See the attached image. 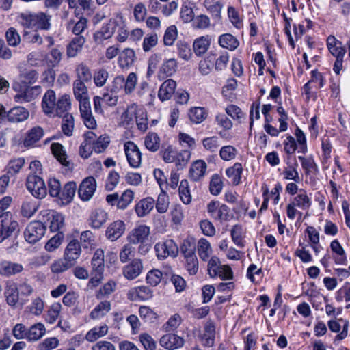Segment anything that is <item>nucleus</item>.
I'll use <instances>...</instances> for the list:
<instances>
[{
  "mask_svg": "<svg viewBox=\"0 0 350 350\" xmlns=\"http://www.w3.org/2000/svg\"><path fill=\"white\" fill-rule=\"evenodd\" d=\"M18 230V223L10 212L0 215V243L7 239Z\"/></svg>",
  "mask_w": 350,
  "mask_h": 350,
  "instance_id": "obj_1",
  "label": "nucleus"
},
{
  "mask_svg": "<svg viewBox=\"0 0 350 350\" xmlns=\"http://www.w3.org/2000/svg\"><path fill=\"white\" fill-rule=\"evenodd\" d=\"M26 187L31 195L37 199H43L47 195V189L44 181L36 173L28 175L26 180Z\"/></svg>",
  "mask_w": 350,
  "mask_h": 350,
  "instance_id": "obj_2",
  "label": "nucleus"
},
{
  "mask_svg": "<svg viewBox=\"0 0 350 350\" xmlns=\"http://www.w3.org/2000/svg\"><path fill=\"white\" fill-rule=\"evenodd\" d=\"M46 232V225L40 221L30 222L24 232L25 240L30 243H35L42 238Z\"/></svg>",
  "mask_w": 350,
  "mask_h": 350,
  "instance_id": "obj_3",
  "label": "nucleus"
},
{
  "mask_svg": "<svg viewBox=\"0 0 350 350\" xmlns=\"http://www.w3.org/2000/svg\"><path fill=\"white\" fill-rule=\"evenodd\" d=\"M154 250L159 260H164L168 256L176 257L178 252V248L172 239H167L158 242L154 245Z\"/></svg>",
  "mask_w": 350,
  "mask_h": 350,
  "instance_id": "obj_4",
  "label": "nucleus"
},
{
  "mask_svg": "<svg viewBox=\"0 0 350 350\" xmlns=\"http://www.w3.org/2000/svg\"><path fill=\"white\" fill-rule=\"evenodd\" d=\"M43 219L51 232H62L64 227V217L54 211H47L43 213Z\"/></svg>",
  "mask_w": 350,
  "mask_h": 350,
  "instance_id": "obj_5",
  "label": "nucleus"
},
{
  "mask_svg": "<svg viewBox=\"0 0 350 350\" xmlns=\"http://www.w3.org/2000/svg\"><path fill=\"white\" fill-rule=\"evenodd\" d=\"M126 159L133 168H138L142 163V153L138 146L133 142L128 141L124 145Z\"/></svg>",
  "mask_w": 350,
  "mask_h": 350,
  "instance_id": "obj_6",
  "label": "nucleus"
},
{
  "mask_svg": "<svg viewBox=\"0 0 350 350\" xmlns=\"http://www.w3.org/2000/svg\"><path fill=\"white\" fill-rule=\"evenodd\" d=\"M329 330L334 333H338L334 338V341H340L348 335L349 321L340 318L338 320H329L327 322Z\"/></svg>",
  "mask_w": 350,
  "mask_h": 350,
  "instance_id": "obj_7",
  "label": "nucleus"
},
{
  "mask_svg": "<svg viewBox=\"0 0 350 350\" xmlns=\"http://www.w3.org/2000/svg\"><path fill=\"white\" fill-rule=\"evenodd\" d=\"M96 189V181L92 176L85 178L80 184L78 195L83 201L90 200Z\"/></svg>",
  "mask_w": 350,
  "mask_h": 350,
  "instance_id": "obj_8",
  "label": "nucleus"
},
{
  "mask_svg": "<svg viewBox=\"0 0 350 350\" xmlns=\"http://www.w3.org/2000/svg\"><path fill=\"white\" fill-rule=\"evenodd\" d=\"M150 235V228L144 224L135 226L127 235L130 243H144Z\"/></svg>",
  "mask_w": 350,
  "mask_h": 350,
  "instance_id": "obj_9",
  "label": "nucleus"
},
{
  "mask_svg": "<svg viewBox=\"0 0 350 350\" xmlns=\"http://www.w3.org/2000/svg\"><path fill=\"white\" fill-rule=\"evenodd\" d=\"M79 102V110L81 116L84 124L90 129H94L96 126V122L92 116L90 99L83 100Z\"/></svg>",
  "mask_w": 350,
  "mask_h": 350,
  "instance_id": "obj_10",
  "label": "nucleus"
},
{
  "mask_svg": "<svg viewBox=\"0 0 350 350\" xmlns=\"http://www.w3.org/2000/svg\"><path fill=\"white\" fill-rule=\"evenodd\" d=\"M116 26V19H111L108 23H104L94 34L95 42L101 43L103 41L111 38L115 33Z\"/></svg>",
  "mask_w": 350,
  "mask_h": 350,
  "instance_id": "obj_11",
  "label": "nucleus"
},
{
  "mask_svg": "<svg viewBox=\"0 0 350 350\" xmlns=\"http://www.w3.org/2000/svg\"><path fill=\"white\" fill-rule=\"evenodd\" d=\"M182 252L185 259V269L191 275H196L199 269L198 260L195 254L194 249L182 247Z\"/></svg>",
  "mask_w": 350,
  "mask_h": 350,
  "instance_id": "obj_12",
  "label": "nucleus"
},
{
  "mask_svg": "<svg viewBox=\"0 0 350 350\" xmlns=\"http://www.w3.org/2000/svg\"><path fill=\"white\" fill-rule=\"evenodd\" d=\"M81 254V246L79 242L76 239L71 240L66 247L64 252V257L65 259L75 265L77 260L79 258Z\"/></svg>",
  "mask_w": 350,
  "mask_h": 350,
  "instance_id": "obj_13",
  "label": "nucleus"
},
{
  "mask_svg": "<svg viewBox=\"0 0 350 350\" xmlns=\"http://www.w3.org/2000/svg\"><path fill=\"white\" fill-rule=\"evenodd\" d=\"M42 88L39 85L26 87L23 90L18 92L14 96V100L17 103H27L34 100L41 94Z\"/></svg>",
  "mask_w": 350,
  "mask_h": 350,
  "instance_id": "obj_14",
  "label": "nucleus"
},
{
  "mask_svg": "<svg viewBox=\"0 0 350 350\" xmlns=\"http://www.w3.org/2000/svg\"><path fill=\"white\" fill-rule=\"evenodd\" d=\"M125 230L126 226L124 222L122 220H116L111 223L107 228L105 235L109 240L114 241L123 235Z\"/></svg>",
  "mask_w": 350,
  "mask_h": 350,
  "instance_id": "obj_15",
  "label": "nucleus"
},
{
  "mask_svg": "<svg viewBox=\"0 0 350 350\" xmlns=\"http://www.w3.org/2000/svg\"><path fill=\"white\" fill-rule=\"evenodd\" d=\"M160 345L166 349L173 350L180 348L185 343L184 339L174 334H167L160 339Z\"/></svg>",
  "mask_w": 350,
  "mask_h": 350,
  "instance_id": "obj_16",
  "label": "nucleus"
},
{
  "mask_svg": "<svg viewBox=\"0 0 350 350\" xmlns=\"http://www.w3.org/2000/svg\"><path fill=\"white\" fill-rule=\"evenodd\" d=\"M143 270L142 262L140 259L135 258L123 267L122 273L128 280H134L138 277Z\"/></svg>",
  "mask_w": 350,
  "mask_h": 350,
  "instance_id": "obj_17",
  "label": "nucleus"
},
{
  "mask_svg": "<svg viewBox=\"0 0 350 350\" xmlns=\"http://www.w3.org/2000/svg\"><path fill=\"white\" fill-rule=\"evenodd\" d=\"M44 135V130L39 126L28 130L23 138V144L25 147L34 146Z\"/></svg>",
  "mask_w": 350,
  "mask_h": 350,
  "instance_id": "obj_18",
  "label": "nucleus"
},
{
  "mask_svg": "<svg viewBox=\"0 0 350 350\" xmlns=\"http://www.w3.org/2000/svg\"><path fill=\"white\" fill-rule=\"evenodd\" d=\"M155 201L152 197L141 199L135 206V211L139 217H144L148 215L153 209Z\"/></svg>",
  "mask_w": 350,
  "mask_h": 350,
  "instance_id": "obj_19",
  "label": "nucleus"
},
{
  "mask_svg": "<svg viewBox=\"0 0 350 350\" xmlns=\"http://www.w3.org/2000/svg\"><path fill=\"white\" fill-rule=\"evenodd\" d=\"M77 189V185L75 182H68L61 189L58 197V203L62 205H66L72 200Z\"/></svg>",
  "mask_w": 350,
  "mask_h": 350,
  "instance_id": "obj_20",
  "label": "nucleus"
},
{
  "mask_svg": "<svg viewBox=\"0 0 350 350\" xmlns=\"http://www.w3.org/2000/svg\"><path fill=\"white\" fill-rule=\"evenodd\" d=\"M23 267L20 263L8 260H0V275L10 277L22 272Z\"/></svg>",
  "mask_w": 350,
  "mask_h": 350,
  "instance_id": "obj_21",
  "label": "nucleus"
},
{
  "mask_svg": "<svg viewBox=\"0 0 350 350\" xmlns=\"http://www.w3.org/2000/svg\"><path fill=\"white\" fill-rule=\"evenodd\" d=\"M206 168L207 165L203 160L200 159L193 162L189 172V178L193 181H199L204 176Z\"/></svg>",
  "mask_w": 350,
  "mask_h": 350,
  "instance_id": "obj_22",
  "label": "nucleus"
},
{
  "mask_svg": "<svg viewBox=\"0 0 350 350\" xmlns=\"http://www.w3.org/2000/svg\"><path fill=\"white\" fill-rule=\"evenodd\" d=\"M204 334L201 336L202 344L205 347H213L215 340V326L212 321H208L204 325Z\"/></svg>",
  "mask_w": 350,
  "mask_h": 350,
  "instance_id": "obj_23",
  "label": "nucleus"
},
{
  "mask_svg": "<svg viewBox=\"0 0 350 350\" xmlns=\"http://www.w3.org/2000/svg\"><path fill=\"white\" fill-rule=\"evenodd\" d=\"M176 83L173 79L165 80L160 86L158 92V97L161 101L163 102L171 98L175 92Z\"/></svg>",
  "mask_w": 350,
  "mask_h": 350,
  "instance_id": "obj_24",
  "label": "nucleus"
},
{
  "mask_svg": "<svg viewBox=\"0 0 350 350\" xmlns=\"http://www.w3.org/2000/svg\"><path fill=\"white\" fill-rule=\"evenodd\" d=\"M56 105V96L53 90H48L44 95L42 107L44 113L49 116H55V110Z\"/></svg>",
  "mask_w": 350,
  "mask_h": 350,
  "instance_id": "obj_25",
  "label": "nucleus"
},
{
  "mask_svg": "<svg viewBox=\"0 0 350 350\" xmlns=\"http://www.w3.org/2000/svg\"><path fill=\"white\" fill-rule=\"evenodd\" d=\"M178 63L176 59L170 58L163 61L158 72L159 79L172 76L177 70Z\"/></svg>",
  "mask_w": 350,
  "mask_h": 350,
  "instance_id": "obj_26",
  "label": "nucleus"
},
{
  "mask_svg": "<svg viewBox=\"0 0 350 350\" xmlns=\"http://www.w3.org/2000/svg\"><path fill=\"white\" fill-rule=\"evenodd\" d=\"M211 42V38L208 35L197 38L193 43V49L196 56L200 57L208 50Z\"/></svg>",
  "mask_w": 350,
  "mask_h": 350,
  "instance_id": "obj_27",
  "label": "nucleus"
},
{
  "mask_svg": "<svg viewBox=\"0 0 350 350\" xmlns=\"http://www.w3.org/2000/svg\"><path fill=\"white\" fill-rule=\"evenodd\" d=\"M291 202L302 211H308L312 205L311 198L303 189L299 190V193L291 200Z\"/></svg>",
  "mask_w": 350,
  "mask_h": 350,
  "instance_id": "obj_28",
  "label": "nucleus"
},
{
  "mask_svg": "<svg viewBox=\"0 0 350 350\" xmlns=\"http://www.w3.org/2000/svg\"><path fill=\"white\" fill-rule=\"evenodd\" d=\"M327 46L331 54L336 57H344L346 50L342 46L340 41L338 40L334 36H329L327 38Z\"/></svg>",
  "mask_w": 350,
  "mask_h": 350,
  "instance_id": "obj_29",
  "label": "nucleus"
},
{
  "mask_svg": "<svg viewBox=\"0 0 350 350\" xmlns=\"http://www.w3.org/2000/svg\"><path fill=\"white\" fill-rule=\"evenodd\" d=\"M4 295L7 304L10 306H14L19 300L17 284L14 282H7L5 286Z\"/></svg>",
  "mask_w": 350,
  "mask_h": 350,
  "instance_id": "obj_30",
  "label": "nucleus"
},
{
  "mask_svg": "<svg viewBox=\"0 0 350 350\" xmlns=\"http://www.w3.org/2000/svg\"><path fill=\"white\" fill-rule=\"evenodd\" d=\"M203 4L214 20L217 21L221 20V13L224 7L221 1L217 0H204Z\"/></svg>",
  "mask_w": 350,
  "mask_h": 350,
  "instance_id": "obj_31",
  "label": "nucleus"
},
{
  "mask_svg": "<svg viewBox=\"0 0 350 350\" xmlns=\"http://www.w3.org/2000/svg\"><path fill=\"white\" fill-rule=\"evenodd\" d=\"M243 173V167L241 163H235L231 167L226 170V174L228 178L231 179L233 185H238L241 183V175Z\"/></svg>",
  "mask_w": 350,
  "mask_h": 350,
  "instance_id": "obj_32",
  "label": "nucleus"
},
{
  "mask_svg": "<svg viewBox=\"0 0 350 350\" xmlns=\"http://www.w3.org/2000/svg\"><path fill=\"white\" fill-rule=\"evenodd\" d=\"M88 27V20L81 16L77 21L70 19L66 23V29L76 36H79Z\"/></svg>",
  "mask_w": 350,
  "mask_h": 350,
  "instance_id": "obj_33",
  "label": "nucleus"
},
{
  "mask_svg": "<svg viewBox=\"0 0 350 350\" xmlns=\"http://www.w3.org/2000/svg\"><path fill=\"white\" fill-rule=\"evenodd\" d=\"M29 111L23 107H16L11 109L7 113L10 122H19L27 120L29 117Z\"/></svg>",
  "mask_w": 350,
  "mask_h": 350,
  "instance_id": "obj_34",
  "label": "nucleus"
},
{
  "mask_svg": "<svg viewBox=\"0 0 350 350\" xmlns=\"http://www.w3.org/2000/svg\"><path fill=\"white\" fill-rule=\"evenodd\" d=\"M45 332L46 329L42 323H36L27 329V336H26V340L29 342L37 341L45 334Z\"/></svg>",
  "mask_w": 350,
  "mask_h": 350,
  "instance_id": "obj_35",
  "label": "nucleus"
},
{
  "mask_svg": "<svg viewBox=\"0 0 350 350\" xmlns=\"http://www.w3.org/2000/svg\"><path fill=\"white\" fill-rule=\"evenodd\" d=\"M219 46L229 51H234L239 45V40L230 33L221 35L218 39Z\"/></svg>",
  "mask_w": 350,
  "mask_h": 350,
  "instance_id": "obj_36",
  "label": "nucleus"
},
{
  "mask_svg": "<svg viewBox=\"0 0 350 350\" xmlns=\"http://www.w3.org/2000/svg\"><path fill=\"white\" fill-rule=\"evenodd\" d=\"M53 154L64 166L69 167L70 162L67 160V154L64 147L59 143H53L51 146Z\"/></svg>",
  "mask_w": 350,
  "mask_h": 350,
  "instance_id": "obj_37",
  "label": "nucleus"
},
{
  "mask_svg": "<svg viewBox=\"0 0 350 350\" xmlns=\"http://www.w3.org/2000/svg\"><path fill=\"white\" fill-rule=\"evenodd\" d=\"M135 58V53L133 49H125L118 57L119 66L122 68L130 67L134 63Z\"/></svg>",
  "mask_w": 350,
  "mask_h": 350,
  "instance_id": "obj_38",
  "label": "nucleus"
},
{
  "mask_svg": "<svg viewBox=\"0 0 350 350\" xmlns=\"http://www.w3.org/2000/svg\"><path fill=\"white\" fill-rule=\"evenodd\" d=\"M136 94L148 103H151L154 98V91L150 90L149 84L146 81L140 82Z\"/></svg>",
  "mask_w": 350,
  "mask_h": 350,
  "instance_id": "obj_39",
  "label": "nucleus"
},
{
  "mask_svg": "<svg viewBox=\"0 0 350 350\" xmlns=\"http://www.w3.org/2000/svg\"><path fill=\"white\" fill-rule=\"evenodd\" d=\"M85 42V39L82 36L75 37L67 46V55L69 57H75L82 49Z\"/></svg>",
  "mask_w": 350,
  "mask_h": 350,
  "instance_id": "obj_40",
  "label": "nucleus"
},
{
  "mask_svg": "<svg viewBox=\"0 0 350 350\" xmlns=\"http://www.w3.org/2000/svg\"><path fill=\"white\" fill-rule=\"evenodd\" d=\"M90 219L94 228H99L106 222L107 213L103 209H96L91 213Z\"/></svg>",
  "mask_w": 350,
  "mask_h": 350,
  "instance_id": "obj_41",
  "label": "nucleus"
},
{
  "mask_svg": "<svg viewBox=\"0 0 350 350\" xmlns=\"http://www.w3.org/2000/svg\"><path fill=\"white\" fill-rule=\"evenodd\" d=\"M208 112L204 107H192L189 111V119L194 124H200L202 122L206 120Z\"/></svg>",
  "mask_w": 350,
  "mask_h": 350,
  "instance_id": "obj_42",
  "label": "nucleus"
},
{
  "mask_svg": "<svg viewBox=\"0 0 350 350\" xmlns=\"http://www.w3.org/2000/svg\"><path fill=\"white\" fill-rule=\"evenodd\" d=\"M198 253L203 261H207L212 254V248L209 241L201 238L198 242Z\"/></svg>",
  "mask_w": 350,
  "mask_h": 350,
  "instance_id": "obj_43",
  "label": "nucleus"
},
{
  "mask_svg": "<svg viewBox=\"0 0 350 350\" xmlns=\"http://www.w3.org/2000/svg\"><path fill=\"white\" fill-rule=\"evenodd\" d=\"M298 159L301 162V167L306 175H309L312 173H316L318 171V166L315 163L313 157H304L298 156Z\"/></svg>",
  "mask_w": 350,
  "mask_h": 350,
  "instance_id": "obj_44",
  "label": "nucleus"
},
{
  "mask_svg": "<svg viewBox=\"0 0 350 350\" xmlns=\"http://www.w3.org/2000/svg\"><path fill=\"white\" fill-rule=\"evenodd\" d=\"M73 92L75 98L78 101L89 99L87 87L84 82L81 80H75L74 81Z\"/></svg>",
  "mask_w": 350,
  "mask_h": 350,
  "instance_id": "obj_45",
  "label": "nucleus"
},
{
  "mask_svg": "<svg viewBox=\"0 0 350 350\" xmlns=\"http://www.w3.org/2000/svg\"><path fill=\"white\" fill-rule=\"evenodd\" d=\"M92 267L93 271L99 274H103L104 265V253L102 250H97L92 259Z\"/></svg>",
  "mask_w": 350,
  "mask_h": 350,
  "instance_id": "obj_46",
  "label": "nucleus"
},
{
  "mask_svg": "<svg viewBox=\"0 0 350 350\" xmlns=\"http://www.w3.org/2000/svg\"><path fill=\"white\" fill-rule=\"evenodd\" d=\"M108 332V327L103 324L98 327H94L88 332L85 335V339L91 342L96 341L100 337L105 336Z\"/></svg>",
  "mask_w": 350,
  "mask_h": 350,
  "instance_id": "obj_47",
  "label": "nucleus"
},
{
  "mask_svg": "<svg viewBox=\"0 0 350 350\" xmlns=\"http://www.w3.org/2000/svg\"><path fill=\"white\" fill-rule=\"evenodd\" d=\"M70 97L68 94L61 96L56 102L55 116H61L70 108Z\"/></svg>",
  "mask_w": 350,
  "mask_h": 350,
  "instance_id": "obj_48",
  "label": "nucleus"
},
{
  "mask_svg": "<svg viewBox=\"0 0 350 350\" xmlns=\"http://www.w3.org/2000/svg\"><path fill=\"white\" fill-rule=\"evenodd\" d=\"M111 310V304L105 300L100 302L90 312V317L93 319H100L104 317Z\"/></svg>",
  "mask_w": 350,
  "mask_h": 350,
  "instance_id": "obj_49",
  "label": "nucleus"
},
{
  "mask_svg": "<svg viewBox=\"0 0 350 350\" xmlns=\"http://www.w3.org/2000/svg\"><path fill=\"white\" fill-rule=\"evenodd\" d=\"M203 148L208 152H216L220 145V139L217 136L206 137L202 140Z\"/></svg>",
  "mask_w": 350,
  "mask_h": 350,
  "instance_id": "obj_50",
  "label": "nucleus"
},
{
  "mask_svg": "<svg viewBox=\"0 0 350 350\" xmlns=\"http://www.w3.org/2000/svg\"><path fill=\"white\" fill-rule=\"evenodd\" d=\"M38 210L36 202L32 200H25L22 203L21 214L25 218L31 217Z\"/></svg>",
  "mask_w": 350,
  "mask_h": 350,
  "instance_id": "obj_51",
  "label": "nucleus"
},
{
  "mask_svg": "<svg viewBox=\"0 0 350 350\" xmlns=\"http://www.w3.org/2000/svg\"><path fill=\"white\" fill-rule=\"evenodd\" d=\"M178 191L180 200L185 204H190L192 198L189 189V182L187 180L183 179L180 181Z\"/></svg>",
  "mask_w": 350,
  "mask_h": 350,
  "instance_id": "obj_52",
  "label": "nucleus"
},
{
  "mask_svg": "<svg viewBox=\"0 0 350 350\" xmlns=\"http://www.w3.org/2000/svg\"><path fill=\"white\" fill-rule=\"evenodd\" d=\"M137 77L135 72H130L126 78L124 77V92L126 95L131 94L136 88Z\"/></svg>",
  "mask_w": 350,
  "mask_h": 350,
  "instance_id": "obj_53",
  "label": "nucleus"
},
{
  "mask_svg": "<svg viewBox=\"0 0 350 350\" xmlns=\"http://www.w3.org/2000/svg\"><path fill=\"white\" fill-rule=\"evenodd\" d=\"M115 33H116V40L119 42H124L129 37V31L126 25L120 19H116V26L115 27Z\"/></svg>",
  "mask_w": 350,
  "mask_h": 350,
  "instance_id": "obj_54",
  "label": "nucleus"
},
{
  "mask_svg": "<svg viewBox=\"0 0 350 350\" xmlns=\"http://www.w3.org/2000/svg\"><path fill=\"white\" fill-rule=\"evenodd\" d=\"M225 111L228 116L239 123H241L242 120L246 118V114L239 107L235 105H228L225 109Z\"/></svg>",
  "mask_w": 350,
  "mask_h": 350,
  "instance_id": "obj_55",
  "label": "nucleus"
},
{
  "mask_svg": "<svg viewBox=\"0 0 350 350\" xmlns=\"http://www.w3.org/2000/svg\"><path fill=\"white\" fill-rule=\"evenodd\" d=\"M144 144L148 150L156 152L160 146V139L157 133H149L145 137Z\"/></svg>",
  "mask_w": 350,
  "mask_h": 350,
  "instance_id": "obj_56",
  "label": "nucleus"
},
{
  "mask_svg": "<svg viewBox=\"0 0 350 350\" xmlns=\"http://www.w3.org/2000/svg\"><path fill=\"white\" fill-rule=\"evenodd\" d=\"M70 262L67 261L65 258L55 260L51 266V271L54 273H62L70 268L74 267Z\"/></svg>",
  "mask_w": 350,
  "mask_h": 350,
  "instance_id": "obj_57",
  "label": "nucleus"
},
{
  "mask_svg": "<svg viewBox=\"0 0 350 350\" xmlns=\"http://www.w3.org/2000/svg\"><path fill=\"white\" fill-rule=\"evenodd\" d=\"M135 197V193L131 189H126L119 196L118 209H126L133 202Z\"/></svg>",
  "mask_w": 350,
  "mask_h": 350,
  "instance_id": "obj_58",
  "label": "nucleus"
},
{
  "mask_svg": "<svg viewBox=\"0 0 350 350\" xmlns=\"http://www.w3.org/2000/svg\"><path fill=\"white\" fill-rule=\"evenodd\" d=\"M51 16L44 12L36 13V27L40 29L49 30L51 28Z\"/></svg>",
  "mask_w": 350,
  "mask_h": 350,
  "instance_id": "obj_59",
  "label": "nucleus"
},
{
  "mask_svg": "<svg viewBox=\"0 0 350 350\" xmlns=\"http://www.w3.org/2000/svg\"><path fill=\"white\" fill-rule=\"evenodd\" d=\"M298 164L295 163L293 165L285 167L283 171L284 178L285 180H293L295 183H300L301 178L297 170Z\"/></svg>",
  "mask_w": 350,
  "mask_h": 350,
  "instance_id": "obj_60",
  "label": "nucleus"
},
{
  "mask_svg": "<svg viewBox=\"0 0 350 350\" xmlns=\"http://www.w3.org/2000/svg\"><path fill=\"white\" fill-rule=\"evenodd\" d=\"M24 164L25 159L22 157L11 160L8 165L6 174H8L10 177L14 176L19 172Z\"/></svg>",
  "mask_w": 350,
  "mask_h": 350,
  "instance_id": "obj_61",
  "label": "nucleus"
},
{
  "mask_svg": "<svg viewBox=\"0 0 350 350\" xmlns=\"http://www.w3.org/2000/svg\"><path fill=\"white\" fill-rule=\"evenodd\" d=\"M80 241L85 249L92 250L95 246V237L92 231L85 230L81 232Z\"/></svg>",
  "mask_w": 350,
  "mask_h": 350,
  "instance_id": "obj_62",
  "label": "nucleus"
},
{
  "mask_svg": "<svg viewBox=\"0 0 350 350\" xmlns=\"http://www.w3.org/2000/svg\"><path fill=\"white\" fill-rule=\"evenodd\" d=\"M237 149L231 145L224 146L219 150L221 159L226 161L234 159L237 157Z\"/></svg>",
  "mask_w": 350,
  "mask_h": 350,
  "instance_id": "obj_63",
  "label": "nucleus"
},
{
  "mask_svg": "<svg viewBox=\"0 0 350 350\" xmlns=\"http://www.w3.org/2000/svg\"><path fill=\"white\" fill-rule=\"evenodd\" d=\"M176 48L178 56L180 58L186 61L191 58L192 53L190 46L187 42L179 40L176 43Z\"/></svg>",
  "mask_w": 350,
  "mask_h": 350,
  "instance_id": "obj_64",
  "label": "nucleus"
}]
</instances>
